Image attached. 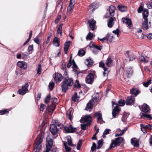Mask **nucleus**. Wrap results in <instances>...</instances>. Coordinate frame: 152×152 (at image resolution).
<instances>
[{
  "mask_svg": "<svg viewBox=\"0 0 152 152\" xmlns=\"http://www.w3.org/2000/svg\"><path fill=\"white\" fill-rule=\"evenodd\" d=\"M113 32L115 34L117 35V37H118V35L119 33V30L118 28H117L116 30L113 31Z\"/></svg>",
  "mask_w": 152,
  "mask_h": 152,
  "instance_id": "e2e57ef3",
  "label": "nucleus"
},
{
  "mask_svg": "<svg viewBox=\"0 0 152 152\" xmlns=\"http://www.w3.org/2000/svg\"><path fill=\"white\" fill-rule=\"evenodd\" d=\"M50 130L53 135H55L58 133L59 129L56 125L52 124L50 126Z\"/></svg>",
  "mask_w": 152,
  "mask_h": 152,
  "instance_id": "9d476101",
  "label": "nucleus"
},
{
  "mask_svg": "<svg viewBox=\"0 0 152 152\" xmlns=\"http://www.w3.org/2000/svg\"><path fill=\"white\" fill-rule=\"evenodd\" d=\"M85 52L84 50L82 49H80L79 50L77 55L80 56H83L85 55Z\"/></svg>",
  "mask_w": 152,
  "mask_h": 152,
  "instance_id": "a18cd8bd",
  "label": "nucleus"
},
{
  "mask_svg": "<svg viewBox=\"0 0 152 152\" xmlns=\"http://www.w3.org/2000/svg\"><path fill=\"white\" fill-rule=\"evenodd\" d=\"M85 63L87 66L90 67L93 64L94 61L91 59H87L86 60Z\"/></svg>",
  "mask_w": 152,
  "mask_h": 152,
  "instance_id": "473e14b6",
  "label": "nucleus"
},
{
  "mask_svg": "<svg viewBox=\"0 0 152 152\" xmlns=\"http://www.w3.org/2000/svg\"><path fill=\"white\" fill-rule=\"evenodd\" d=\"M53 77L56 83L60 82L62 79V76L59 73H55L53 75Z\"/></svg>",
  "mask_w": 152,
  "mask_h": 152,
  "instance_id": "1a4fd4ad",
  "label": "nucleus"
},
{
  "mask_svg": "<svg viewBox=\"0 0 152 152\" xmlns=\"http://www.w3.org/2000/svg\"><path fill=\"white\" fill-rule=\"evenodd\" d=\"M44 138L43 133H40L36 140L34 148V152H41L42 145V142Z\"/></svg>",
  "mask_w": 152,
  "mask_h": 152,
  "instance_id": "f257e3e1",
  "label": "nucleus"
},
{
  "mask_svg": "<svg viewBox=\"0 0 152 152\" xmlns=\"http://www.w3.org/2000/svg\"><path fill=\"white\" fill-rule=\"evenodd\" d=\"M105 37L106 42H111L112 41L113 38V37L112 35H110L108 33L107 34Z\"/></svg>",
  "mask_w": 152,
  "mask_h": 152,
  "instance_id": "e433bc0d",
  "label": "nucleus"
},
{
  "mask_svg": "<svg viewBox=\"0 0 152 152\" xmlns=\"http://www.w3.org/2000/svg\"><path fill=\"white\" fill-rule=\"evenodd\" d=\"M56 107L55 104L54 103H52L48 106L47 109L49 112L52 113L56 109Z\"/></svg>",
  "mask_w": 152,
  "mask_h": 152,
  "instance_id": "393cba45",
  "label": "nucleus"
},
{
  "mask_svg": "<svg viewBox=\"0 0 152 152\" xmlns=\"http://www.w3.org/2000/svg\"><path fill=\"white\" fill-rule=\"evenodd\" d=\"M111 130L110 129H106L103 133L102 135L103 137L105 138V135L109 134V132Z\"/></svg>",
  "mask_w": 152,
  "mask_h": 152,
  "instance_id": "8fccbe9b",
  "label": "nucleus"
},
{
  "mask_svg": "<svg viewBox=\"0 0 152 152\" xmlns=\"http://www.w3.org/2000/svg\"><path fill=\"white\" fill-rule=\"evenodd\" d=\"M74 87L75 88H79L81 87V86L79 83L78 80H76L74 84Z\"/></svg>",
  "mask_w": 152,
  "mask_h": 152,
  "instance_id": "09e8293b",
  "label": "nucleus"
},
{
  "mask_svg": "<svg viewBox=\"0 0 152 152\" xmlns=\"http://www.w3.org/2000/svg\"><path fill=\"white\" fill-rule=\"evenodd\" d=\"M123 23L127 25L129 28H131V26L132 25V22L131 20L130 19L128 18H123Z\"/></svg>",
  "mask_w": 152,
  "mask_h": 152,
  "instance_id": "a211bd4d",
  "label": "nucleus"
},
{
  "mask_svg": "<svg viewBox=\"0 0 152 152\" xmlns=\"http://www.w3.org/2000/svg\"><path fill=\"white\" fill-rule=\"evenodd\" d=\"M115 8L113 6L111 5L109 7L108 9L107 10L109 12L110 15L111 16H113L114 15V13Z\"/></svg>",
  "mask_w": 152,
  "mask_h": 152,
  "instance_id": "6ab92c4d",
  "label": "nucleus"
},
{
  "mask_svg": "<svg viewBox=\"0 0 152 152\" xmlns=\"http://www.w3.org/2000/svg\"><path fill=\"white\" fill-rule=\"evenodd\" d=\"M94 104V102L93 100H91L89 102L87 103V106L85 109L86 110L90 111V109H91L93 107Z\"/></svg>",
  "mask_w": 152,
  "mask_h": 152,
  "instance_id": "5701e85b",
  "label": "nucleus"
},
{
  "mask_svg": "<svg viewBox=\"0 0 152 152\" xmlns=\"http://www.w3.org/2000/svg\"><path fill=\"white\" fill-rule=\"evenodd\" d=\"M96 77V71L93 70H91L86 77V82L87 83L92 84L94 81V79Z\"/></svg>",
  "mask_w": 152,
  "mask_h": 152,
  "instance_id": "7ed1b4c3",
  "label": "nucleus"
},
{
  "mask_svg": "<svg viewBox=\"0 0 152 152\" xmlns=\"http://www.w3.org/2000/svg\"><path fill=\"white\" fill-rule=\"evenodd\" d=\"M135 101L134 97L132 96H128L126 99V104L127 105H131Z\"/></svg>",
  "mask_w": 152,
  "mask_h": 152,
  "instance_id": "2eb2a0df",
  "label": "nucleus"
},
{
  "mask_svg": "<svg viewBox=\"0 0 152 152\" xmlns=\"http://www.w3.org/2000/svg\"><path fill=\"white\" fill-rule=\"evenodd\" d=\"M55 83L53 82H51L49 83V86L50 90H52L53 89L54 87Z\"/></svg>",
  "mask_w": 152,
  "mask_h": 152,
  "instance_id": "bf43d9fd",
  "label": "nucleus"
},
{
  "mask_svg": "<svg viewBox=\"0 0 152 152\" xmlns=\"http://www.w3.org/2000/svg\"><path fill=\"white\" fill-rule=\"evenodd\" d=\"M82 140H79L77 146V149L78 150H80V149L81 146L82 145Z\"/></svg>",
  "mask_w": 152,
  "mask_h": 152,
  "instance_id": "603ef678",
  "label": "nucleus"
},
{
  "mask_svg": "<svg viewBox=\"0 0 152 152\" xmlns=\"http://www.w3.org/2000/svg\"><path fill=\"white\" fill-rule=\"evenodd\" d=\"M103 140L101 139L98 141L97 142V148L98 149H100L103 145Z\"/></svg>",
  "mask_w": 152,
  "mask_h": 152,
  "instance_id": "a19ab883",
  "label": "nucleus"
},
{
  "mask_svg": "<svg viewBox=\"0 0 152 152\" xmlns=\"http://www.w3.org/2000/svg\"><path fill=\"white\" fill-rule=\"evenodd\" d=\"M67 140L68 144L71 146H73L74 145L72 143V139L70 136L67 137Z\"/></svg>",
  "mask_w": 152,
  "mask_h": 152,
  "instance_id": "37998d69",
  "label": "nucleus"
},
{
  "mask_svg": "<svg viewBox=\"0 0 152 152\" xmlns=\"http://www.w3.org/2000/svg\"><path fill=\"white\" fill-rule=\"evenodd\" d=\"M152 2H147L146 4V5L147 6V7L149 9L152 8Z\"/></svg>",
  "mask_w": 152,
  "mask_h": 152,
  "instance_id": "69168bd1",
  "label": "nucleus"
},
{
  "mask_svg": "<svg viewBox=\"0 0 152 152\" xmlns=\"http://www.w3.org/2000/svg\"><path fill=\"white\" fill-rule=\"evenodd\" d=\"M127 127L125 128L124 129L121 130L120 129H117L116 132H121V133H116L115 134V137H117L118 136H121L122 135L124 134L125 132H126L127 130Z\"/></svg>",
  "mask_w": 152,
  "mask_h": 152,
  "instance_id": "b1692460",
  "label": "nucleus"
},
{
  "mask_svg": "<svg viewBox=\"0 0 152 152\" xmlns=\"http://www.w3.org/2000/svg\"><path fill=\"white\" fill-rule=\"evenodd\" d=\"M51 96L50 94L48 95L46 97L44 100V102L45 103H48L50 99Z\"/></svg>",
  "mask_w": 152,
  "mask_h": 152,
  "instance_id": "de8ad7c7",
  "label": "nucleus"
},
{
  "mask_svg": "<svg viewBox=\"0 0 152 152\" xmlns=\"http://www.w3.org/2000/svg\"><path fill=\"white\" fill-rule=\"evenodd\" d=\"M124 140V138L122 137H118L115 139L112 140L111 143L108 150H109L114 148L118 146L122 143Z\"/></svg>",
  "mask_w": 152,
  "mask_h": 152,
  "instance_id": "20e7f679",
  "label": "nucleus"
},
{
  "mask_svg": "<svg viewBox=\"0 0 152 152\" xmlns=\"http://www.w3.org/2000/svg\"><path fill=\"white\" fill-rule=\"evenodd\" d=\"M95 116L97 117V123L100 124L105 123V122L102 120V115L99 112H96L95 113Z\"/></svg>",
  "mask_w": 152,
  "mask_h": 152,
  "instance_id": "f8f14e48",
  "label": "nucleus"
},
{
  "mask_svg": "<svg viewBox=\"0 0 152 152\" xmlns=\"http://www.w3.org/2000/svg\"><path fill=\"white\" fill-rule=\"evenodd\" d=\"M70 41L66 42L64 45V53L65 54H67L69 47L70 46Z\"/></svg>",
  "mask_w": 152,
  "mask_h": 152,
  "instance_id": "a878e982",
  "label": "nucleus"
},
{
  "mask_svg": "<svg viewBox=\"0 0 152 152\" xmlns=\"http://www.w3.org/2000/svg\"><path fill=\"white\" fill-rule=\"evenodd\" d=\"M41 65L40 64H39L37 69V74H40L41 71Z\"/></svg>",
  "mask_w": 152,
  "mask_h": 152,
  "instance_id": "4d7b16f0",
  "label": "nucleus"
},
{
  "mask_svg": "<svg viewBox=\"0 0 152 152\" xmlns=\"http://www.w3.org/2000/svg\"><path fill=\"white\" fill-rule=\"evenodd\" d=\"M73 84V80L72 78H64L61 86L62 91L64 93L66 92L69 89V87L72 86Z\"/></svg>",
  "mask_w": 152,
  "mask_h": 152,
  "instance_id": "f03ea898",
  "label": "nucleus"
},
{
  "mask_svg": "<svg viewBox=\"0 0 152 152\" xmlns=\"http://www.w3.org/2000/svg\"><path fill=\"white\" fill-rule=\"evenodd\" d=\"M140 117L142 119L148 118L149 120L152 119V117L151 115L149 114H146L143 113H141L140 114Z\"/></svg>",
  "mask_w": 152,
  "mask_h": 152,
  "instance_id": "aec40b11",
  "label": "nucleus"
},
{
  "mask_svg": "<svg viewBox=\"0 0 152 152\" xmlns=\"http://www.w3.org/2000/svg\"><path fill=\"white\" fill-rule=\"evenodd\" d=\"M131 143L134 147H137L139 146V142L135 138H133L131 139Z\"/></svg>",
  "mask_w": 152,
  "mask_h": 152,
  "instance_id": "c85d7f7f",
  "label": "nucleus"
},
{
  "mask_svg": "<svg viewBox=\"0 0 152 152\" xmlns=\"http://www.w3.org/2000/svg\"><path fill=\"white\" fill-rule=\"evenodd\" d=\"M28 51L29 52H30L31 51L33 50V45H30L29 46L28 48Z\"/></svg>",
  "mask_w": 152,
  "mask_h": 152,
  "instance_id": "338daca9",
  "label": "nucleus"
},
{
  "mask_svg": "<svg viewBox=\"0 0 152 152\" xmlns=\"http://www.w3.org/2000/svg\"><path fill=\"white\" fill-rule=\"evenodd\" d=\"M112 61H113L111 59V58L109 57L106 60V65L108 67H111L112 63Z\"/></svg>",
  "mask_w": 152,
  "mask_h": 152,
  "instance_id": "f704fd0d",
  "label": "nucleus"
},
{
  "mask_svg": "<svg viewBox=\"0 0 152 152\" xmlns=\"http://www.w3.org/2000/svg\"><path fill=\"white\" fill-rule=\"evenodd\" d=\"M29 86L28 83H26L24 86H23L22 88L19 89L18 91V93L20 95L25 94L28 91V88Z\"/></svg>",
  "mask_w": 152,
  "mask_h": 152,
  "instance_id": "6e6552de",
  "label": "nucleus"
},
{
  "mask_svg": "<svg viewBox=\"0 0 152 152\" xmlns=\"http://www.w3.org/2000/svg\"><path fill=\"white\" fill-rule=\"evenodd\" d=\"M18 66L24 69H26L27 67L26 63L24 61H19L17 63Z\"/></svg>",
  "mask_w": 152,
  "mask_h": 152,
  "instance_id": "f3484780",
  "label": "nucleus"
},
{
  "mask_svg": "<svg viewBox=\"0 0 152 152\" xmlns=\"http://www.w3.org/2000/svg\"><path fill=\"white\" fill-rule=\"evenodd\" d=\"M80 98V96H78L77 92H75L72 97V100L74 102H76Z\"/></svg>",
  "mask_w": 152,
  "mask_h": 152,
  "instance_id": "58836bf2",
  "label": "nucleus"
},
{
  "mask_svg": "<svg viewBox=\"0 0 152 152\" xmlns=\"http://www.w3.org/2000/svg\"><path fill=\"white\" fill-rule=\"evenodd\" d=\"M150 108L149 106L146 104H143L142 106V111L145 113H148L149 112Z\"/></svg>",
  "mask_w": 152,
  "mask_h": 152,
  "instance_id": "412c9836",
  "label": "nucleus"
},
{
  "mask_svg": "<svg viewBox=\"0 0 152 152\" xmlns=\"http://www.w3.org/2000/svg\"><path fill=\"white\" fill-rule=\"evenodd\" d=\"M94 37L93 34L89 32L86 37V39L88 40H90L92 39Z\"/></svg>",
  "mask_w": 152,
  "mask_h": 152,
  "instance_id": "49530a36",
  "label": "nucleus"
},
{
  "mask_svg": "<svg viewBox=\"0 0 152 152\" xmlns=\"http://www.w3.org/2000/svg\"><path fill=\"white\" fill-rule=\"evenodd\" d=\"M96 145L95 142H93L92 144V145L91 148V150L92 151H94L96 148Z\"/></svg>",
  "mask_w": 152,
  "mask_h": 152,
  "instance_id": "052dcab7",
  "label": "nucleus"
},
{
  "mask_svg": "<svg viewBox=\"0 0 152 152\" xmlns=\"http://www.w3.org/2000/svg\"><path fill=\"white\" fill-rule=\"evenodd\" d=\"M91 120L92 118L89 115H87L84 117L82 118L80 120V121L81 123L87 122V124H90Z\"/></svg>",
  "mask_w": 152,
  "mask_h": 152,
  "instance_id": "9b49d317",
  "label": "nucleus"
},
{
  "mask_svg": "<svg viewBox=\"0 0 152 152\" xmlns=\"http://www.w3.org/2000/svg\"><path fill=\"white\" fill-rule=\"evenodd\" d=\"M73 111L72 109H69L66 112V115L70 120L72 119V115L73 114Z\"/></svg>",
  "mask_w": 152,
  "mask_h": 152,
  "instance_id": "7c9ffc66",
  "label": "nucleus"
},
{
  "mask_svg": "<svg viewBox=\"0 0 152 152\" xmlns=\"http://www.w3.org/2000/svg\"><path fill=\"white\" fill-rule=\"evenodd\" d=\"M127 72L128 74V76H129V75H132L133 71L132 67H129L127 70Z\"/></svg>",
  "mask_w": 152,
  "mask_h": 152,
  "instance_id": "6e6d98bb",
  "label": "nucleus"
},
{
  "mask_svg": "<svg viewBox=\"0 0 152 152\" xmlns=\"http://www.w3.org/2000/svg\"><path fill=\"white\" fill-rule=\"evenodd\" d=\"M63 142L64 143V146L66 151L67 152H69L71 150V148L69 147L67 145V143L66 142L63 141Z\"/></svg>",
  "mask_w": 152,
  "mask_h": 152,
  "instance_id": "c03bdc74",
  "label": "nucleus"
},
{
  "mask_svg": "<svg viewBox=\"0 0 152 152\" xmlns=\"http://www.w3.org/2000/svg\"><path fill=\"white\" fill-rule=\"evenodd\" d=\"M130 92L131 94H133L135 96H136L140 93V91L137 88H132L130 90Z\"/></svg>",
  "mask_w": 152,
  "mask_h": 152,
  "instance_id": "c756f323",
  "label": "nucleus"
},
{
  "mask_svg": "<svg viewBox=\"0 0 152 152\" xmlns=\"http://www.w3.org/2000/svg\"><path fill=\"white\" fill-rule=\"evenodd\" d=\"M118 8L119 10L122 12H124L126 10L127 8L126 6L122 4H120L118 6Z\"/></svg>",
  "mask_w": 152,
  "mask_h": 152,
  "instance_id": "c9c22d12",
  "label": "nucleus"
},
{
  "mask_svg": "<svg viewBox=\"0 0 152 152\" xmlns=\"http://www.w3.org/2000/svg\"><path fill=\"white\" fill-rule=\"evenodd\" d=\"M99 66L100 67L102 68L104 70L103 72V75L104 76H107L109 73L110 71L108 69V68L105 67L104 63L102 61H100L99 63Z\"/></svg>",
  "mask_w": 152,
  "mask_h": 152,
  "instance_id": "0eeeda50",
  "label": "nucleus"
},
{
  "mask_svg": "<svg viewBox=\"0 0 152 152\" xmlns=\"http://www.w3.org/2000/svg\"><path fill=\"white\" fill-rule=\"evenodd\" d=\"M96 7V4L95 3H93L90 5L88 8V10L90 12H93Z\"/></svg>",
  "mask_w": 152,
  "mask_h": 152,
  "instance_id": "bb28decb",
  "label": "nucleus"
},
{
  "mask_svg": "<svg viewBox=\"0 0 152 152\" xmlns=\"http://www.w3.org/2000/svg\"><path fill=\"white\" fill-rule=\"evenodd\" d=\"M114 24V20L113 18L111 17L107 22V26L109 28L112 27Z\"/></svg>",
  "mask_w": 152,
  "mask_h": 152,
  "instance_id": "2f4dec72",
  "label": "nucleus"
},
{
  "mask_svg": "<svg viewBox=\"0 0 152 152\" xmlns=\"http://www.w3.org/2000/svg\"><path fill=\"white\" fill-rule=\"evenodd\" d=\"M88 23L90 28H91L92 30L94 31L95 29V27L96 25V21L94 19H92L88 20Z\"/></svg>",
  "mask_w": 152,
  "mask_h": 152,
  "instance_id": "4468645a",
  "label": "nucleus"
},
{
  "mask_svg": "<svg viewBox=\"0 0 152 152\" xmlns=\"http://www.w3.org/2000/svg\"><path fill=\"white\" fill-rule=\"evenodd\" d=\"M93 47L96 50H100L102 49V47L100 45H93Z\"/></svg>",
  "mask_w": 152,
  "mask_h": 152,
  "instance_id": "13d9d810",
  "label": "nucleus"
},
{
  "mask_svg": "<svg viewBox=\"0 0 152 152\" xmlns=\"http://www.w3.org/2000/svg\"><path fill=\"white\" fill-rule=\"evenodd\" d=\"M149 14L148 11V10H145L143 13V18L144 20L148 19L147 17H148Z\"/></svg>",
  "mask_w": 152,
  "mask_h": 152,
  "instance_id": "4c0bfd02",
  "label": "nucleus"
},
{
  "mask_svg": "<svg viewBox=\"0 0 152 152\" xmlns=\"http://www.w3.org/2000/svg\"><path fill=\"white\" fill-rule=\"evenodd\" d=\"M140 127L142 131L144 133H147V131L146 130V128L145 127V126H144L143 124H140Z\"/></svg>",
  "mask_w": 152,
  "mask_h": 152,
  "instance_id": "3c124183",
  "label": "nucleus"
},
{
  "mask_svg": "<svg viewBox=\"0 0 152 152\" xmlns=\"http://www.w3.org/2000/svg\"><path fill=\"white\" fill-rule=\"evenodd\" d=\"M65 132L66 133H73L76 130L75 128H73L71 125L70 124L69 126H66L64 128Z\"/></svg>",
  "mask_w": 152,
  "mask_h": 152,
  "instance_id": "ddd939ff",
  "label": "nucleus"
},
{
  "mask_svg": "<svg viewBox=\"0 0 152 152\" xmlns=\"http://www.w3.org/2000/svg\"><path fill=\"white\" fill-rule=\"evenodd\" d=\"M112 106H113L115 104L116 106L114 107L112 111V113L113 118H115L120 111V110L119 109V107L118 104L115 103V102L112 101Z\"/></svg>",
  "mask_w": 152,
  "mask_h": 152,
  "instance_id": "423d86ee",
  "label": "nucleus"
},
{
  "mask_svg": "<svg viewBox=\"0 0 152 152\" xmlns=\"http://www.w3.org/2000/svg\"><path fill=\"white\" fill-rule=\"evenodd\" d=\"M151 80H148L146 82H143V86L145 87H147L150 84H151Z\"/></svg>",
  "mask_w": 152,
  "mask_h": 152,
  "instance_id": "5fc2aeb1",
  "label": "nucleus"
},
{
  "mask_svg": "<svg viewBox=\"0 0 152 152\" xmlns=\"http://www.w3.org/2000/svg\"><path fill=\"white\" fill-rule=\"evenodd\" d=\"M53 139L50 138L49 136L46 138V150L44 152H49L51 150L53 145Z\"/></svg>",
  "mask_w": 152,
  "mask_h": 152,
  "instance_id": "39448f33",
  "label": "nucleus"
},
{
  "mask_svg": "<svg viewBox=\"0 0 152 152\" xmlns=\"http://www.w3.org/2000/svg\"><path fill=\"white\" fill-rule=\"evenodd\" d=\"M74 4H73V0H70L69 5L67 8V10L69 14L72 12L74 7Z\"/></svg>",
  "mask_w": 152,
  "mask_h": 152,
  "instance_id": "4be33fe9",
  "label": "nucleus"
},
{
  "mask_svg": "<svg viewBox=\"0 0 152 152\" xmlns=\"http://www.w3.org/2000/svg\"><path fill=\"white\" fill-rule=\"evenodd\" d=\"M148 28V19L144 20V21L142 23V28L144 30L147 29Z\"/></svg>",
  "mask_w": 152,
  "mask_h": 152,
  "instance_id": "cd10ccee",
  "label": "nucleus"
},
{
  "mask_svg": "<svg viewBox=\"0 0 152 152\" xmlns=\"http://www.w3.org/2000/svg\"><path fill=\"white\" fill-rule=\"evenodd\" d=\"M63 26V24L61 23L59 26L57 30V32L58 33H59L61 35L62 34V26Z\"/></svg>",
  "mask_w": 152,
  "mask_h": 152,
  "instance_id": "79ce46f5",
  "label": "nucleus"
},
{
  "mask_svg": "<svg viewBox=\"0 0 152 152\" xmlns=\"http://www.w3.org/2000/svg\"><path fill=\"white\" fill-rule=\"evenodd\" d=\"M139 61L141 62L146 63L148 62L149 61V58L147 56L144 57L142 55V54H141L139 58Z\"/></svg>",
  "mask_w": 152,
  "mask_h": 152,
  "instance_id": "dca6fc26",
  "label": "nucleus"
},
{
  "mask_svg": "<svg viewBox=\"0 0 152 152\" xmlns=\"http://www.w3.org/2000/svg\"><path fill=\"white\" fill-rule=\"evenodd\" d=\"M72 67L73 68L75 69H78V68L76 64L75 61L74 60H72Z\"/></svg>",
  "mask_w": 152,
  "mask_h": 152,
  "instance_id": "680f3d73",
  "label": "nucleus"
},
{
  "mask_svg": "<svg viewBox=\"0 0 152 152\" xmlns=\"http://www.w3.org/2000/svg\"><path fill=\"white\" fill-rule=\"evenodd\" d=\"M34 40L35 43H36L37 44H38L39 45V41L37 36L35 38Z\"/></svg>",
  "mask_w": 152,
  "mask_h": 152,
  "instance_id": "774afa93",
  "label": "nucleus"
},
{
  "mask_svg": "<svg viewBox=\"0 0 152 152\" xmlns=\"http://www.w3.org/2000/svg\"><path fill=\"white\" fill-rule=\"evenodd\" d=\"M9 112L7 109H4V110H0V113L1 115H3Z\"/></svg>",
  "mask_w": 152,
  "mask_h": 152,
  "instance_id": "0e129e2a",
  "label": "nucleus"
},
{
  "mask_svg": "<svg viewBox=\"0 0 152 152\" xmlns=\"http://www.w3.org/2000/svg\"><path fill=\"white\" fill-rule=\"evenodd\" d=\"M59 39L57 37H55L53 41V44L56 47H58L60 45V44H59Z\"/></svg>",
  "mask_w": 152,
  "mask_h": 152,
  "instance_id": "72a5a7b5",
  "label": "nucleus"
},
{
  "mask_svg": "<svg viewBox=\"0 0 152 152\" xmlns=\"http://www.w3.org/2000/svg\"><path fill=\"white\" fill-rule=\"evenodd\" d=\"M125 100L123 99H120L118 101V104L120 106H123L125 104Z\"/></svg>",
  "mask_w": 152,
  "mask_h": 152,
  "instance_id": "864d4df0",
  "label": "nucleus"
},
{
  "mask_svg": "<svg viewBox=\"0 0 152 152\" xmlns=\"http://www.w3.org/2000/svg\"><path fill=\"white\" fill-rule=\"evenodd\" d=\"M129 115V113H124L123 116L122 118V120L123 122H125Z\"/></svg>",
  "mask_w": 152,
  "mask_h": 152,
  "instance_id": "ea45409f",
  "label": "nucleus"
}]
</instances>
